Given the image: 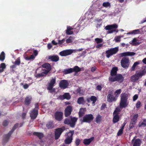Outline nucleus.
I'll list each match as a JSON object with an SVG mask.
<instances>
[{
    "label": "nucleus",
    "instance_id": "obj_21",
    "mask_svg": "<svg viewBox=\"0 0 146 146\" xmlns=\"http://www.w3.org/2000/svg\"><path fill=\"white\" fill-rule=\"evenodd\" d=\"M115 76L116 81H117L119 83H122L123 82L124 78L121 74H118Z\"/></svg>",
    "mask_w": 146,
    "mask_h": 146
},
{
    "label": "nucleus",
    "instance_id": "obj_43",
    "mask_svg": "<svg viewBox=\"0 0 146 146\" xmlns=\"http://www.w3.org/2000/svg\"><path fill=\"white\" fill-rule=\"evenodd\" d=\"M108 80L109 82H113L116 81V79L115 76L113 77V76H110L109 77Z\"/></svg>",
    "mask_w": 146,
    "mask_h": 146
},
{
    "label": "nucleus",
    "instance_id": "obj_52",
    "mask_svg": "<svg viewBox=\"0 0 146 146\" xmlns=\"http://www.w3.org/2000/svg\"><path fill=\"white\" fill-rule=\"evenodd\" d=\"M76 92L78 93H79L80 94H83V92L82 90L80 88H79L76 90Z\"/></svg>",
    "mask_w": 146,
    "mask_h": 146
},
{
    "label": "nucleus",
    "instance_id": "obj_6",
    "mask_svg": "<svg viewBox=\"0 0 146 146\" xmlns=\"http://www.w3.org/2000/svg\"><path fill=\"white\" fill-rule=\"evenodd\" d=\"M118 27V25L116 24L112 25H108L105 27V29L106 30H109L107 32L108 34L112 33L114 32H118V31L117 29H116Z\"/></svg>",
    "mask_w": 146,
    "mask_h": 146
},
{
    "label": "nucleus",
    "instance_id": "obj_33",
    "mask_svg": "<svg viewBox=\"0 0 146 146\" xmlns=\"http://www.w3.org/2000/svg\"><path fill=\"white\" fill-rule=\"evenodd\" d=\"M33 134L38 137L40 139H41L43 137V134L42 133L34 132L33 133Z\"/></svg>",
    "mask_w": 146,
    "mask_h": 146
},
{
    "label": "nucleus",
    "instance_id": "obj_1",
    "mask_svg": "<svg viewBox=\"0 0 146 146\" xmlns=\"http://www.w3.org/2000/svg\"><path fill=\"white\" fill-rule=\"evenodd\" d=\"M146 73V71L145 70L137 71L135 74L131 76V81L134 82H136L143 76H144Z\"/></svg>",
    "mask_w": 146,
    "mask_h": 146
},
{
    "label": "nucleus",
    "instance_id": "obj_18",
    "mask_svg": "<svg viewBox=\"0 0 146 146\" xmlns=\"http://www.w3.org/2000/svg\"><path fill=\"white\" fill-rule=\"evenodd\" d=\"M58 98L61 100H64L66 99L69 100L71 98V96L68 93H65L63 95L59 96Z\"/></svg>",
    "mask_w": 146,
    "mask_h": 146
},
{
    "label": "nucleus",
    "instance_id": "obj_35",
    "mask_svg": "<svg viewBox=\"0 0 146 146\" xmlns=\"http://www.w3.org/2000/svg\"><path fill=\"white\" fill-rule=\"evenodd\" d=\"M140 31L139 29H136L132 31L131 32H129L128 33V34H134V35H136L137 34H140Z\"/></svg>",
    "mask_w": 146,
    "mask_h": 146
},
{
    "label": "nucleus",
    "instance_id": "obj_59",
    "mask_svg": "<svg viewBox=\"0 0 146 146\" xmlns=\"http://www.w3.org/2000/svg\"><path fill=\"white\" fill-rule=\"evenodd\" d=\"M82 109V108H81L80 109V111H79V112L78 113V115H79V117H82L83 115L84 114V112L83 111H81L80 110Z\"/></svg>",
    "mask_w": 146,
    "mask_h": 146
},
{
    "label": "nucleus",
    "instance_id": "obj_26",
    "mask_svg": "<svg viewBox=\"0 0 146 146\" xmlns=\"http://www.w3.org/2000/svg\"><path fill=\"white\" fill-rule=\"evenodd\" d=\"M42 67L50 71L51 68V65L50 64L48 63H45L42 65Z\"/></svg>",
    "mask_w": 146,
    "mask_h": 146
},
{
    "label": "nucleus",
    "instance_id": "obj_64",
    "mask_svg": "<svg viewBox=\"0 0 146 146\" xmlns=\"http://www.w3.org/2000/svg\"><path fill=\"white\" fill-rule=\"evenodd\" d=\"M26 113H27V112L23 113H22L21 116H22V117L23 119H24L25 118L26 116Z\"/></svg>",
    "mask_w": 146,
    "mask_h": 146
},
{
    "label": "nucleus",
    "instance_id": "obj_45",
    "mask_svg": "<svg viewBox=\"0 0 146 146\" xmlns=\"http://www.w3.org/2000/svg\"><path fill=\"white\" fill-rule=\"evenodd\" d=\"M53 87H52L51 88H50V87H48L47 89L50 91V92L51 93L54 92H55V88H53Z\"/></svg>",
    "mask_w": 146,
    "mask_h": 146
},
{
    "label": "nucleus",
    "instance_id": "obj_10",
    "mask_svg": "<svg viewBox=\"0 0 146 146\" xmlns=\"http://www.w3.org/2000/svg\"><path fill=\"white\" fill-rule=\"evenodd\" d=\"M74 133V130L70 131L68 133L69 136H68L64 140V143L66 144H69L72 142Z\"/></svg>",
    "mask_w": 146,
    "mask_h": 146
},
{
    "label": "nucleus",
    "instance_id": "obj_32",
    "mask_svg": "<svg viewBox=\"0 0 146 146\" xmlns=\"http://www.w3.org/2000/svg\"><path fill=\"white\" fill-rule=\"evenodd\" d=\"M56 80L55 78H52L50 80V82L49 83V85L48 87H50V88H51L52 87L54 86V84L56 83Z\"/></svg>",
    "mask_w": 146,
    "mask_h": 146
},
{
    "label": "nucleus",
    "instance_id": "obj_3",
    "mask_svg": "<svg viewBox=\"0 0 146 146\" xmlns=\"http://www.w3.org/2000/svg\"><path fill=\"white\" fill-rule=\"evenodd\" d=\"M77 120V118L70 116L66 118L64 121V123L65 124L70 125V126L72 127H74Z\"/></svg>",
    "mask_w": 146,
    "mask_h": 146
},
{
    "label": "nucleus",
    "instance_id": "obj_30",
    "mask_svg": "<svg viewBox=\"0 0 146 146\" xmlns=\"http://www.w3.org/2000/svg\"><path fill=\"white\" fill-rule=\"evenodd\" d=\"M46 126L48 129L53 128L54 127L53 122L49 121L46 125Z\"/></svg>",
    "mask_w": 146,
    "mask_h": 146
},
{
    "label": "nucleus",
    "instance_id": "obj_62",
    "mask_svg": "<svg viewBox=\"0 0 146 146\" xmlns=\"http://www.w3.org/2000/svg\"><path fill=\"white\" fill-rule=\"evenodd\" d=\"M5 58V55H0V60L3 61Z\"/></svg>",
    "mask_w": 146,
    "mask_h": 146
},
{
    "label": "nucleus",
    "instance_id": "obj_58",
    "mask_svg": "<svg viewBox=\"0 0 146 146\" xmlns=\"http://www.w3.org/2000/svg\"><path fill=\"white\" fill-rule=\"evenodd\" d=\"M8 122L7 120H5L3 123V125L4 126H6L7 125Z\"/></svg>",
    "mask_w": 146,
    "mask_h": 146
},
{
    "label": "nucleus",
    "instance_id": "obj_31",
    "mask_svg": "<svg viewBox=\"0 0 146 146\" xmlns=\"http://www.w3.org/2000/svg\"><path fill=\"white\" fill-rule=\"evenodd\" d=\"M48 59L51 60L53 61L56 62L58 60L59 58L58 56L54 55L51 56H49Z\"/></svg>",
    "mask_w": 146,
    "mask_h": 146
},
{
    "label": "nucleus",
    "instance_id": "obj_37",
    "mask_svg": "<svg viewBox=\"0 0 146 146\" xmlns=\"http://www.w3.org/2000/svg\"><path fill=\"white\" fill-rule=\"evenodd\" d=\"M6 68V65L5 63H2L0 64V73L4 71V69Z\"/></svg>",
    "mask_w": 146,
    "mask_h": 146
},
{
    "label": "nucleus",
    "instance_id": "obj_4",
    "mask_svg": "<svg viewBox=\"0 0 146 146\" xmlns=\"http://www.w3.org/2000/svg\"><path fill=\"white\" fill-rule=\"evenodd\" d=\"M38 107V103H36L35 104V108L31 111L30 116L31 119H35L37 117L38 114V110L39 108Z\"/></svg>",
    "mask_w": 146,
    "mask_h": 146
},
{
    "label": "nucleus",
    "instance_id": "obj_51",
    "mask_svg": "<svg viewBox=\"0 0 146 146\" xmlns=\"http://www.w3.org/2000/svg\"><path fill=\"white\" fill-rule=\"evenodd\" d=\"M30 53H31L33 52L34 55H37L38 54V51L36 50H29Z\"/></svg>",
    "mask_w": 146,
    "mask_h": 146
},
{
    "label": "nucleus",
    "instance_id": "obj_20",
    "mask_svg": "<svg viewBox=\"0 0 146 146\" xmlns=\"http://www.w3.org/2000/svg\"><path fill=\"white\" fill-rule=\"evenodd\" d=\"M129 62V60L127 58H123L121 61V63L122 66L124 68L127 67L128 66L127 64Z\"/></svg>",
    "mask_w": 146,
    "mask_h": 146
},
{
    "label": "nucleus",
    "instance_id": "obj_25",
    "mask_svg": "<svg viewBox=\"0 0 146 146\" xmlns=\"http://www.w3.org/2000/svg\"><path fill=\"white\" fill-rule=\"evenodd\" d=\"M117 67H115L113 68L110 72V75L111 76H113L117 75Z\"/></svg>",
    "mask_w": 146,
    "mask_h": 146
},
{
    "label": "nucleus",
    "instance_id": "obj_23",
    "mask_svg": "<svg viewBox=\"0 0 146 146\" xmlns=\"http://www.w3.org/2000/svg\"><path fill=\"white\" fill-rule=\"evenodd\" d=\"M32 98L30 96H27L26 97L24 101L25 104L27 106H29L31 103Z\"/></svg>",
    "mask_w": 146,
    "mask_h": 146
},
{
    "label": "nucleus",
    "instance_id": "obj_47",
    "mask_svg": "<svg viewBox=\"0 0 146 146\" xmlns=\"http://www.w3.org/2000/svg\"><path fill=\"white\" fill-rule=\"evenodd\" d=\"M103 6L104 7H110V4L109 2H104L103 3Z\"/></svg>",
    "mask_w": 146,
    "mask_h": 146
},
{
    "label": "nucleus",
    "instance_id": "obj_24",
    "mask_svg": "<svg viewBox=\"0 0 146 146\" xmlns=\"http://www.w3.org/2000/svg\"><path fill=\"white\" fill-rule=\"evenodd\" d=\"M74 28H72L70 26L67 27V29L66 30V33L67 35H71L73 33V31L72 30L75 29Z\"/></svg>",
    "mask_w": 146,
    "mask_h": 146
},
{
    "label": "nucleus",
    "instance_id": "obj_11",
    "mask_svg": "<svg viewBox=\"0 0 146 146\" xmlns=\"http://www.w3.org/2000/svg\"><path fill=\"white\" fill-rule=\"evenodd\" d=\"M107 101L109 103H111L116 100L115 97L114 96L113 93L112 91L110 90L108 92L107 96Z\"/></svg>",
    "mask_w": 146,
    "mask_h": 146
},
{
    "label": "nucleus",
    "instance_id": "obj_14",
    "mask_svg": "<svg viewBox=\"0 0 146 146\" xmlns=\"http://www.w3.org/2000/svg\"><path fill=\"white\" fill-rule=\"evenodd\" d=\"M63 113L61 111H57L54 114L55 119L58 121H61L63 119Z\"/></svg>",
    "mask_w": 146,
    "mask_h": 146
},
{
    "label": "nucleus",
    "instance_id": "obj_15",
    "mask_svg": "<svg viewBox=\"0 0 146 146\" xmlns=\"http://www.w3.org/2000/svg\"><path fill=\"white\" fill-rule=\"evenodd\" d=\"M118 50V47L111 48L106 51V54L107 55H113L116 54Z\"/></svg>",
    "mask_w": 146,
    "mask_h": 146
},
{
    "label": "nucleus",
    "instance_id": "obj_27",
    "mask_svg": "<svg viewBox=\"0 0 146 146\" xmlns=\"http://www.w3.org/2000/svg\"><path fill=\"white\" fill-rule=\"evenodd\" d=\"M102 120V117L100 114H98L95 119V121L98 124L100 123Z\"/></svg>",
    "mask_w": 146,
    "mask_h": 146
},
{
    "label": "nucleus",
    "instance_id": "obj_38",
    "mask_svg": "<svg viewBox=\"0 0 146 146\" xmlns=\"http://www.w3.org/2000/svg\"><path fill=\"white\" fill-rule=\"evenodd\" d=\"M138 117V114H135L131 119V121L136 123Z\"/></svg>",
    "mask_w": 146,
    "mask_h": 146
},
{
    "label": "nucleus",
    "instance_id": "obj_2",
    "mask_svg": "<svg viewBox=\"0 0 146 146\" xmlns=\"http://www.w3.org/2000/svg\"><path fill=\"white\" fill-rule=\"evenodd\" d=\"M119 107L121 108H125L128 105V95L125 93H122L121 95Z\"/></svg>",
    "mask_w": 146,
    "mask_h": 146
},
{
    "label": "nucleus",
    "instance_id": "obj_16",
    "mask_svg": "<svg viewBox=\"0 0 146 146\" xmlns=\"http://www.w3.org/2000/svg\"><path fill=\"white\" fill-rule=\"evenodd\" d=\"M76 50L67 49L63 50L60 52V55H70L73 52H75Z\"/></svg>",
    "mask_w": 146,
    "mask_h": 146
},
{
    "label": "nucleus",
    "instance_id": "obj_28",
    "mask_svg": "<svg viewBox=\"0 0 146 146\" xmlns=\"http://www.w3.org/2000/svg\"><path fill=\"white\" fill-rule=\"evenodd\" d=\"M77 103L79 104H84L85 103V101L84 100L83 97H80L77 100Z\"/></svg>",
    "mask_w": 146,
    "mask_h": 146
},
{
    "label": "nucleus",
    "instance_id": "obj_42",
    "mask_svg": "<svg viewBox=\"0 0 146 146\" xmlns=\"http://www.w3.org/2000/svg\"><path fill=\"white\" fill-rule=\"evenodd\" d=\"M136 123L133 122L132 121H130L129 125V128L130 129H133Z\"/></svg>",
    "mask_w": 146,
    "mask_h": 146
},
{
    "label": "nucleus",
    "instance_id": "obj_34",
    "mask_svg": "<svg viewBox=\"0 0 146 146\" xmlns=\"http://www.w3.org/2000/svg\"><path fill=\"white\" fill-rule=\"evenodd\" d=\"M25 56L24 57L26 60H34L35 58V56L36 55H31L30 57L28 56L27 55Z\"/></svg>",
    "mask_w": 146,
    "mask_h": 146
},
{
    "label": "nucleus",
    "instance_id": "obj_63",
    "mask_svg": "<svg viewBox=\"0 0 146 146\" xmlns=\"http://www.w3.org/2000/svg\"><path fill=\"white\" fill-rule=\"evenodd\" d=\"M106 106V105L105 103H103L101 107V110H104Z\"/></svg>",
    "mask_w": 146,
    "mask_h": 146
},
{
    "label": "nucleus",
    "instance_id": "obj_48",
    "mask_svg": "<svg viewBox=\"0 0 146 146\" xmlns=\"http://www.w3.org/2000/svg\"><path fill=\"white\" fill-rule=\"evenodd\" d=\"M21 63V61L20 57L18 58L15 62V64L17 65H19Z\"/></svg>",
    "mask_w": 146,
    "mask_h": 146
},
{
    "label": "nucleus",
    "instance_id": "obj_17",
    "mask_svg": "<svg viewBox=\"0 0 146 146\" xmlns=\"http://www.w3.org/2000/svg\"><path fill=\"white\" fill-rule=\"evenodd\" d=\"M68 84H69L67 80H62L60 81L59 85L61 88L65 89L67 88Z\"/></svg>",
    "mask_w": 146,
    "mask_h": 146
},
{
    "label": "nucleus",
    "instance_id": "obj_60",
    "mask_svg": "<svg viewBox=\"0 0 146 146\" xmlns=\"http://www.w3.org/2000/svg\"><path fill=\"white\" fill-rule=\"evenodd\" d=\"M121 89H119L116 90L115 92V94H116L117 95L121 93Z\"/></svg>",
    "mask_w": 146,
    "mask_h": 146
},
{
    "label": "nucleus",
    "instance_id": "obj_49",
    "mask_svg": "<svg viewBox=\"0 0 146 146\" xmlns=\"http://www.w3.org/2000/svg\"><path fill=\"white\" fill-rule=\"evenodd\" d=\"M95 40L97 43H101L103 42V39L102 38H96L95 39Z\"/></svg>",
    "mask_w": 146,
    "mask_h": 146
},
{
    "label": "nucleus",
    "instance_id": "obj_5",
    "mask_svg": "<svg viewBox=\"0 0 146 146\" xmlns=\"http://www.w3.org/2000/svg\"><path fill=\"white\" fill-rule=\"evenodd\" d=\"M121 109L118 107L115 108V110L113 113V122L115 123H117L119 121L120 119V117L119 115V112L121 111Z\"/></svg>",
    "mask_w": 146,
    "mask_h": 146
},
{
    "label": "nucleus",
    "instance_id": "obj_7",
    "mask_svg": "<svg viewBox=\"0 0 146 146\" xmlns=\"http://www.w3.org/2000/svg\"><path fill=\"white\" fill-rule=\"evenodd\" d=\"M19 125V124L18 123H17L13 127L12 130L10 131L8 134L5 135H3V141L4 142H7L10 136H11V135L12 134L13 132L15 131V130L18 127Z\"/></svg>",
    "mask_w": 146,
    "mask_h": 146
},
{
    "label": "nucleus",
    "instance_id": "obj_39",
    "mask_svg": "<svg viewBox=\"0 0 146 146\" xmlns=\"http://www.w3.org/2000/svg\"><path fill=\"white\" fill-rule=\"evenodd\" d=\"M130 43L134 46H136L139 44V43L137 42V39L135 38H134L132 41Z\"/></svg>",
    "mask_w": 146,
    "mask_h": 146
},
{
    "label": "nucleus",
    "instance_id": "obj_19",
    "mask_svg": "<svg viewBox=\"0 0 146 146\" xmlns=\"http://www.w3.org/2000/svg\"><path fill=\"white\" fill-rule=\"evenodd\" d=\"M42 70L44 71L42 72L41 73H39L37 74V75L36 76V77L37 78H38L40 77H42L43 76H46L47 74H48L50 71L46 70V69H43Z\"/></svg>",
    "mask_w": 146,
    "mask_h": 146
},
{
    "label": "nucleus",
    "instance_id": "obj_22",
    "mask_svg": "<svg viewBox=\"0 0 146 146\" xmlns=\"http://www.w3.org/2000/svg\"><path fill=\"white\" fill-rule=\"evenodd\" d=\"M94 137H93L88 139H84L83 140V143L85 145H88L94 140Z\"/></svg>",
    "mask_w": 146,
    "mask_h": 146
},
{
    "label": "nucleus",
    "instance_id": "obj_53",
    "mask_svg": "<svg viewBox=\"0 0 146 146\" xmlns=\"http://www.w3.org/2000/svg\"><path fill=\"white\" fill-rule=\"evenodd\" d=\"M80 140L79 139H77L75 142V144L76 146H78L80 143Z\"/></svg>",
    "mask_w": 146,
    "mask_h": 146
},
{
    "label": "nucleus",
    "instance_id": "obj_57",
    "mask_svg": "<svg viewBox=\"0 0 146 146\" xmlns=\"http://www.w3.org/2000/svg\"><path fill=\"white\" fill-rule=\"evenodd\" d=\"M102 88V87L101 85H98L97 86L96 89L97 90L100 91L101 90Z\"/></svg>",
    "mask_w": 146,
    "mask_h": 146
},
{
    "label": "nucleus",
    "instance_id": "obj_56",
    "mask_svg": "<svg viewBox=\"0 0 146 146\" xmlns=\"http://www.w3.org/2000/svg\"><path fill=\"white\" fill-rule=\"evenodd\" d=\"M141 106V103L139 101L137 102L136 104V107L137 108H139Z\"/></svg>",
    "mask_w": 146,
    "mask_h": 146
},
{
    "label": "nucleus",
    "instance_id": "obj_9",
    "mask_svg": "<svg viewBox=\"0 0 146 146\" xmlns=\"http://www.w3.org/2000/svg\"><path fill=\"white\" fill-rule=\"evenodd\" d=\"M65 127L58 128L55 129L54 133L55 139L56 140L59 139L61 134L65 130Z\"/></svg>",
    "mask_w": 146,
    "mask_h": 146
},
{
    "label": "nucleus",
    "instance_id": "obj_46",
    "mask_svg": "<svg viewBox=\"0 0 146 146\" xmlns=\"http://www.w3.org/2000/svg\"><path fill=\"white\" fill-rule=\"evenodd\" d=\"M142 126L144 127L146 126V119L143 120V122L140 124L139 127H141Z\"/></svg>",
    "mask_w": 146,
    "mask_h": 146
},
{
    "label": "nucleus",
    "instance_id": "obj_61",
    "mask_svg": "<svg viewBox=\"0 0 146 146\" xmlns=\"http://www.w3.org/2000/svg\"><path fill=\"white\" fill-rule=\"evenodd\" d=\"M138 98V96L137 94H135L133 97V100L134 101L136 100Z\"/></svg>",
    "mask_w": 146,
    "mask_h": 146
},
{
    "label": "nucleus",
    "instance_id": "obj_8",
    "mask_svg": "<svg viewBox=\"0 0 146 146\" xmlns=\"http://www.w3.org/2000/svg\"><path fill=\"white\" fill-rule=\"evenodd\" d=\"M81 71V69L78 66H76L73 68H68L65 69L64 71V74H67L74 72L77 73Z\"/></svg>",
    "mask_w": 146,
    "mask_h": 146
},
{
    "label": "nucleus",
    "instance_id": "obj_55",
    "mask_svg": "<svg viewBox=\"0 0 146 146\" xmlns=\"http://www.w3.org/2000/svg\"><path fill=\"white\" fill-rule=\"evenodd\" d=\"M65 41V39L64 38L61 40H58V44L60 45L62 44Z\"/></svg>",
    "mask_w": 146,
    "mask_h": 146
},
{
    "label": "nucleus",
    "instance_id": "obj_44",
    "mask_svg": "<svg viewBox=\"0 0 146 146\" xmlns=\"http://www.w3.org/2000/svg\"><path fill=\"white\" fill-rule=\"evenodd\" d=\"M73 39V37L70 36L66 40V42L67 43H71L72 42V40Z\"/></svg>",
    "mask_w": 146,
    "mask_h": 146
},
{
    "label": "nucleus",
    "instance_id": "obj_40",
    "mask_svg": "<svg viewBox=\"0 0 146 146\" xmlns=\"http://www.w3.org/2000/svg\"><path fill=\"white\" fill-rule=\"evenodd\" d=\"M91 101L92 102V104L94 105L95 104L97 100V98L94 96H92L90 97Z\"/></svg>",
    "mask_w": 146,
    "mask_h": 146
},
{
    "label": "nucleus",
    "instance_id": "obj_41",
    "mask_svg": "<svg viewBox=\"0 0 146 146\" xmlns=\"http://www.w3.org/2000/svg\"><path fill=\"white\" fill-rule=\"evenodd\" d=\"M135 53L133 52H127L120 53L119 55H135Z\"/></svg>",
    "mask_w": 146,
    "mask_h": 146
},
{
    "label": "nucleus",
    "instance_id": "obj_54",
    "mask_svg": "<svg viewBox=\"0 0 146 146\" xmlns=\"http://www.w3.org/2000/svg\"><path fill=\"white\" fill-rule=\"evenodd\" d=\"M123 130L120 129L117 133V135L118 136L121 135L123 133Z\"/></svg>",
    "mask_w": 146,
    "mask_h": 146
},
{
    "label": "nucleus",
    "instance_id": "obj_12",
    "mask_svg": "<svg viewBox=\"0 0 146 146\" xmlns=\"http://www.w3.org/2000/svg\"><path fill=\"white\" fill-rule=\"evenodd\" d=\"M94 117L91 114L86 115L83 117V122L90 123L94 119Z\"/></svg>",
    "mask_w": 146,
    "mask_h": 146
},
{
    "label": "nucleus",
    "instance_id": "obj_36",
    "mask_svg": "<svg viewBox=\"0 0 146 146\" xmlns=\"http://www.w3.org/2000/svg\"><path fill=\"white\" fill-rule=\"evenodd\" d=\"M140 63H142L140 61H137L135 62L133 66L131 68V71H134L135 70V68Z\"/></svg>",
    "mask_w": 146,
    "mask_h": 146
},
{
    "label": "nucleus",
    "instance_id": "obj_50",
    "mask_svg": "<svg viewBox=\"0 0 146 146\" xmlns=\"http://www.w3.org/2000/svg\"><path fill=\"white\" fill-rule=\"evenodd\" d=\"M121 38V36H116L114 38V40H115V42H119L120 40V38Z\"/></svg>",
    "mask_w": 146,
    "mask_h": 146
},
{
    "label": "nucleus",
    "instance_id": "obj_29",
    "mask_svg": "<svg viewBox=\"0 0 146 146\" xmlns=\"http://www.w3.org/2000/svg\"><path fill=\"white\" fill-rule=\"evenodd\" d=\"M141 141L139 139H137L135 140L133 146H140Z\"/></svg>",
    "mask_w": 146,
    "mask_h": 146
},
{
    "label": "nucleus",
    "instance_id": "obj_13",
    "mask_svg": "<svg viewBox=\"0 0 146 146\" xmlns=\"http://www.w3.org/2000/svg\"><path fill=\"white\" fill-rule=\"evenodd\" d=\"M73 107L69 105L67 106L64 110V114L65 117L69 116L71 114L73 111Z\"/></svg>",
    "mask_w": 146,
    "mask_h": 146
}]
</instances>
